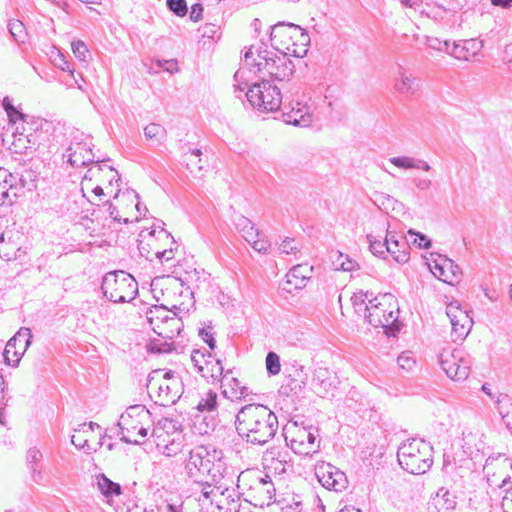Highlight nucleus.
Segmentation results:
<instances>
[{"label":"nucleus","instance_id":"1","mask_svg":"<svg viewBox=\"0 0 512 512\" xmlns=\"http://www.w3.org/2000/svg\"><path fill=\"white\" fill-rule=\"evenodd\" d=\"M234 424L243 441L260 446L271 441L279 428L277 415L266 405L255 403L241 407Z\"/></svg>","mask_w":512,"mask_h":512},{"label":"nucleus","instance_id":"2","mask_svg":"<svg viewBox=\"0 0 512 512\" xmlns=\"http://www.w3.org/2000/svg\"><path fill=\"white\" fill-rule=\"evenodd\" d=\"M399 305L396 297L391 293L379 294L369 299V309L365 320L374 328H383L388 336L399 333Z\"/></svg>","mask_w":512,"mask_h":512},{"label":"nucleus","instance_id":"3","mask_svg":"<svg viewBox=\"0 0 512 512\" xmlns=\"http://www.w3.org/2000/svg\"><path fill=\"white\" fill-rule=\"evenodd\" d=\"M433 447L425 440L412 439L399 446L397 459L407 472L420 475L430 470L433 464Z\"/></svg>","mask_w":512,"mask_h":512},{"label":"nucleus","instance_id":"4","mask_svg":"<svg viewBox=\"0 0 512 512\" xmlns=\"http://www.w3.org/2000/svg\"><path fill=\"white\" fill-rule=\"evenodd\" d=\"M222 464L214 463L209 457L207 449L198 446L189 452V458L186 461L185 469L187 475L195 483L214 485L222 478Z\"/></svg>","mask_w":512,"mask_h":512},{"label":"nucleus","instance_id":"5","mask_svg":"<svg viewBox=\"0 0 512 512\" xmlns=\"http://www.w3.org/2000/svg\"><path fill=\"white\" fill-rule=\"evenodd\" d=\"M101 290L113 303L132 301L138 293V283L129 273L122 270L110 271L102 279Z\"/></svg>","mask_w":512,"mask_h":512},{"label":"nucleus","instance_id":"6","mask_svg":"<svg viewBox=\"0 0 512 512\" xmlns=\"http://www.w3.org/2000/svg\"><path fill=\"white\" fill-rule=\"evenodd\" d=\"M246 97L254 108L267 112L277 111L282 104L280 89L266 79L254 83L246 92Z\"/></svg>","mask_w":512,"mask_h":512},{"label":"nucleus","instance_id":"7","mask_svg":"<svg viewBox=\"0 0 512 512\" xmlns=\"http://www.w3.org/2000/svg\"><path fill=\"white\" fill-rule=\"evenodd\" d=\"M440 365L446 375L454 381L467 379L470 373L471 361L460 349H443L439 355Z\"/></svg>","mask_w":512,"mask_h":512},{"label":"nucleus","instance_id":"8","mask_svg":"<svg viewBox=\"0 0 512 512\" xmlns=\"http://www.w3.org/2000/svg\"><path fill=\"white\" fill-rule=\"evenodd\" d=\"M295 429L291 432L290 439L291 449L300 455H309L319 448L316 445V439L319 437V430L312 425L299 427L297 422L294 423Z\"/></svg>","mask_w":512,"mask_h":512},{"label":"nucleus","instance_id":"9","mask_svg":"<svg viewBox=\"0 0 512 512\" xmlns=\"http://www.w3.org/2000/svg\"><path fill=\"white\" fill-rule=\"evenodd\" d=\"M32 332L28 327H21L7 342L3 356L7 365L17 367L24 353L32 343Z\"/></svg>","mask_w":512,"mask_h":512},{"label":"nucleus","instance_id":"10","mask_svg":"<svg viewBox=\"0 0 512 512\" xmlns=\"http://www.w3.org/2000/svg\"><path fill=\"white\" fill-rule=\"evenodd\" d=\"M339 384L336 373L327 367L315 365L309 385L311 390L320 397H327Z\"/></svg>","mask_w":512,"mask_h":512},{"label":"nucleus","instance_id":"11","mask_svg":"<svg viewBox=\"0 0 512 512\" xmlns=\"http://www.w3.org/2000/svg\"><path fill=\"white\" fill-rule=\"evenodd\" d=\"M316 476L323 487L335 492H341L347 488L346 474L330 463H323L316 468Z\"/></svg>","mask_w":512,"mask_h":512},{"label":"nucleus","instance_id":"12","mask_svg":"<svg viewBox=\"0 0 512 512\" xmlns=\"http://www.w3.org/2000/svg\"><path fill=\"white\" fill-rule=\"evenodd\" d=\"M182 381L179 376L172 370H168L163 374V382L158 386V398L161 406H169L175 404L182 393Z\"/></svg>","mask_w":512,"mask_h":512},{"label":"nucleus","instance_id":"13","mask_svg":"<svg viewBox=\"0 0 512 512\" xmlns=\"http://www.w3.org/2000/svg\"><path fill=\"white\" fill-rule=\"evenodd\" d=\"M295 65L286 53L279 52L272 58L266 59L263 70H266L273 80L283 81L293 75Z\"/></svg>","mask_w":512,"mask_h":512},{"label":"nucleus","instance_id":"14","mask_svg":"<svg viewBox=\"0 0 512 512\" xmlns=\"http://www.w3.org/2000/svg\"><path fill=\"white\" fill-rule=\"evenodd\" d=\"M292 373H289V382L286 385H282L280 392L287 396H299L309 381V375L304 365L294 360L291 364Z\"/></svg>","mask_w":512,"mask_h":512},{"label":"nucleus","instance_id":"15","mask_svg":"<svg viewBox=\"0 0 512 512\" xmlns=\"http://www.w3.org/2000/svg\"><path fill=\"white\" fill-rule=\"evenodd\" d=\"M13 183V173L0 167V213L5 212L18 199L17 187Z\"/></svg>","mask_w":512,"mask_h":512},{"label":"nucleus","instance_id":"16","mask_svg":"<svg viewBox=\"0 0 512 512\" xmlns=\"http://www.w3.org/2000/svg\"><path fill=\"white\" fill-rule=\"evenodd\" d=\"M481 48L482 43L476 39L452 42L450 55L458 60L468 61L477 55Z\"/></svg>","mask_w":512,"mask_h":512},{"label":"nucleus","instance_id":"17","mask_svg":"<svg viewBox=\"0 0 512 512\" xmlns=\"http://www.w3.org/2000/svg\"><path fill=\"white\" fill-rule=\"evenodd\" d=\"M283 121L299 127H308L312 122V115L306 106L297 103V107H292L289 111L282 113Z\"/></svg>","mask_w":512,"mask_h":512},{"label":"nucleus","instance_id":"18","mask_svg":"<svg viewBox=\"0 0 512 512\" xmlns=\"http://www.w3.org/2000/svg\"><path fill=\"white\" fill-rule=\"evenodd\" d=\"M83 146L81 143H76L75 146H70L67 148L66 153L63 155L67 157V162L72 167H82L87 166L91 163H99L100 160H94V155L92 150H86L87 153L91 155V157H85L82 155Z\"/></svg>","mask_w":512,"mask_h":512},{"label":"nucleus","instance_id":"19","mask_svg":"<svg viewBox=\"0 0 512 512\" xmlns=\"http://www.w3.org/2000/svg\"><path fill=\"white\" fill-rule=\"evenodd\" d=\"M307 270V266L304 265H296L292 267L286 275V285L284 287L285 290L291 292L292 289H302L305 287L307 280L310 279L305 272Z\"/></svg>","mask_w":512,"mask_h":512},{"label":"nucleus","instance_id":"20","mask_svg":"<svg viewBox=\"0 0 512 512\" xmlns=\"http://www.w3.org/2000/svg\"><path fill=\"white\" fill-rule=\"evenodd\" d=\"M172 312L173 311L168 310L164 305H154L146 312V318L152 326V329L157 328V330H161L162 326L168 321Z\"/></svg>","mask_w":512,"mask_h":512},{"label":"nucleus","instance_id":"21","mask_svg":"<svg viewBox=\"0 0 512 512\" xmlns=\"http://www.w3.org/2000/svg\"><path fill=\"white\" fill-rule=\"evenodd\" d=\"M204 373L202 377L211 379L212 382L220 380L224 373V368L220 359H215L211 351L207 352L206 359L203 364Z\"/></svg>","mask_w":512,"mask_h":512},{"label":"nucleus","instance_id":"22","mask_svg":"<svg viewBox=\"0 0 512 512\" xmlns=\"http://www.w3.org/2000/svg\"><path fill=\"white\" fill-rule=\"evenodd\" d=\"M96 485L101 494L106 498L122 494L121 485L109 479L104 473L96 475Z\"/></svg>","mask_w":512,"mask_h":512},{"label":"nucleus","instance_id":"23","mask_svg":"<svg viewBox=\"0 0 512 512\" xmlns=\"http://www.w3.org/2000/svg\"><path fill=\"white\" fill-rule=\"evenodd\" d=\"M415 81L416 78L400 66L398 78L395 83V89L401 94H414L418 89Z\"/></svg>","mask_w":512,"mask_h":512},{"label":"nucleus","instance_id":"24","mask_svg":"<svg viewBox=\"0 0 512 512\" xmlns=\"http://www.w3.org/2000/svg\"><path fill=\"white\" fill-rule=\"evenodd\" d=\"M272 458L269 467L274 469L276 474H285L288 470L293 469L291 457L287 451H271Z\"/></svg>","mask_w":512,"mask_h":512},{"label":"nucleus","instance_id":"25","mask_svg":"<svg viewBox=\"0 0 512 512\" xmlns=\"http://www.w3.org/2000/svg\"><path fill=\"white\" fill-rule=\"evenodd\" d=\"M433 504L436 512H452L456 507V496L445 488H440Z\"/></svg>","mask_w":512,"mask_h":512},{"label":"nucleus","instance_id":"26","mask_svg":"<svg viewBox=\"0 0 512 512\" xmlns=\"http://www.w3.org/2000/svg\"><path fill=\"white\" fill-rule=\"evenodd\" d=\"M150 416V411L144 405L138 404L128 407L126 412L123 413L120 418L121 423L123 425H127L129 422L133 421L138 422V424H142V422L149 419Z\"/></svg>","mask_w":512,"mask_h":512},{"label":"nucleus","instance_id":"27","mask_svg":"<svg viewBox=\"0 0 512 512\" xmlns=\"http://www.w3.org/2000/svg\"><path fill=\"white\" fill-rule=\"evenodd\" d=\"M386 253H389L392 258L399 264H405L410 259V246L406 239H401L399 242H393L390 246L386 247Z\"/></svg>","mask_w":512,"mask_h":512},{"label":"nucleus","instance_id":"28","mask_svg":"<svg viewBox=\"0 0 512 512\" xmlns=\"http://www.w3.org/2000/svg\"><path fill=\"white\" fill-rule=\"evenodd\" d=\"M172 316L169 317L166 324L162 326L161 330H157V328H153V331L165 339H172L175 335H179L181 333L183 323L180 318L177 317L176 312H172Z\"/></svg>","mask_w":512,"mask_h":512},{"label":"nucleus","instance_id":"29","mask_svg":"<svg viewBox=\"0 0 512 512\" xmlns=\"http://www.w3.org/2000/svg\"><path fill=\"white\" fill-rule=\"evenodd\" d=\"M497 409L506 427L512 430V398L507 394H500L497 397Z\"/></svg>","mask_w":512,"mask_h":512},{"label":"nucleus","instance_id":"30","mask_svg":"<svg viewBox=\"0 0 512 512\" xmlns=\"http://www.w3.org/2000/svg\"><path fill=\"white\" fill-rule=\"evenodd\" d=\"M25 251L15 243H4V236H0V257L6 261L22 260Z\"/></svg>","mask_w":512,"mask_h":512},{"label":"nucleus","instance_id":"31","mask_svg":"<svg viewBox=\"0 0 512 512\" xmlns=\"http://www.w3.org/2000/svg\"><path fill=\"white\" fill-rule=\"evenodd\" d=\"M235 225L243 233V237L247 242H251L260 235L259 230L254 223L247 217L240 215L235 219Z\"/></svg>","mask_w":512,"mask_h":512},{"label":"nucleus","instance_id":"32","mask_svg":"<svg viewBox=\"0 0 512 512\" xmlns=\"http://www.w3.org/2000/svg\"><path fill=\"white\" fill-rule=\"evenodd\" d=\"M372 296V292L362 290L353 294L351 297V302L357 314H363L365 317V314H367L369 309V299H371L370 297Z\"/></svg>","mask_w":512,"mask_h":512},{"label":"nucleus","instance_id":"33","mask_svg":"<svg viewBox=\"0 0 512 512\" xmlns=\"http://www.w3.org/2000/svg\"><path fill=\"white\" fill-rule=\"evenodd\" d=\"M445 265H446V271H445V277L441 278V281H443L446 284L449 285H455L458 284L461 276H462V270L459 265H457L453 260L449 259L445 256Z\"/></svg>","mask_w":512,"mask_h":512},{"label":"nucleus","instance_id":"34","mask_svg":"<svg viewBox=\"0 0 512 512\" xmlns=\"http://www.w3.org/2000/svg\"><path fill=\"white\" fill-rule=\"evenodd\" d=\"M473 325L472 318L468 315V323L458 319V321H451L452 332L451 336L454 342L463 341L469 334Z\"/></svg>","mask_w":512,"mask_h":512},{"label":"nucleus","instance_id":"35","mask_svg":"<svg viewBox=\"0 0 512 512\" xmlns=\"http://www.w3.org/2000/svg\"><path fill=\"white\" fill-rule=\"evenodd\" d=\"M14 184L17 187V196L19 197L24 189H28L29 191L36 188L35 177L32 171H26L25 174H17L13 173Z\"/></svg>","mask_w":512,"mask_h":512},{"label":"nucleus","instance_id":"36","mask_svg":"<svg viewBox=\"0 0 512 512\" xmlns=\"http://www.w3.org/2000/svg\"><path fill=\"white\" fill-rule=\"evenodd\" d=\"M140 424L138 422L133 421L129 422L127 425H123L121 423V419L118 422L119 427V434H121L120 440L124 443L133 444V445H139L142 442L137 438H132L131 436L134 434V432L138 429Z\"/></svg>","mask_w":512,"mask_h":512},{"label":"nucleus","instance_id":"37","mask_svg":"<svg viewBox=\"0 0 512 512\" xmlns=\"http://www.w3.org/2000/svg\"><path fill=\"white\" fill-rule=\"evenodd\" d=\"M218 395L215 391L209 390L201 397L196 409L200 412H215L218 408Z\"/></svg>","mask_w":512,"mask_h":512},{"label":"nucleus","instance_id":"38","mask_svg":"<svg viewBox=\"0 0 512 512\" xmlns=\"http://www.w3.org/2000/svg\"><path fill=\"white\" fill-rule=\"evenodd\" d=\"M144 135L147 140L160 144L165 140L166 129L158 123H150L144 128Z\"/></svg>","mask_w":512,"mask_h":512},{"label":"nucleus","instance_id":"39","mask_svg":"<svg viewBox=\"0 0 512 512\" xmlns=\"http://www.w3.org/2000/svg\"><path fill=\"white\" fill-rule=\"evenodd\" d=\"M43 455L39 449L32 447L27 451L26 463L32 473V477L37 482V476H40V471L37 470V464L41 462Z\"/></svg>","mask_w":512,"mask_h":512},{"label":"nucleus","instance_id":"40","mask_svg":"<svg viewBox=\"0 0 512 512\" xmlns=\"http://www.w3.org/2000/svg\"><path fill=\"white\" fill-rule=\"evenodd\" d=\"M285 27H288V28H291V29H294L296 31H299L300 32V37H301V42L302 43H309L310 41V37L307 33V31L305 29H303L301 26L297 25V24H294V23H291V22H278L277 24L273 25L271 27V33H270V39L272 40L273 38H276V33L279 32V30L281 28H285Z\"/></svg>","mask_w":512,"mask_h":512},{"label":"nucleus","instance_id":"41","mask_svg":"<svg viewBox=\"0 0 512 512\" xmlns=\"http://www.w3.org/2000/svg\"><path fill=\"white\" fill-rule=\"evenodd\" d=\"M231 374H232V370L229 369L225 373H223V376L221 377V378H223V380L225 382L223 384V386L230 387V392H228L226 388H224V390L222 391L223 395L228 398L237 397V391H239L240 386H241V383L237 378H235L233 376L229 377Z\"/></svg>","mask_w":512,"mask_h":512},{"label":"nucleus","instance_id":"42","mask_svg":"<svg viewBox=\"0 0 512 512\" xmlns=\"http://www.w3.org/2000/svg\"><path fill=\"white\" fill-rule=\"evenodd\" d=\"M139 194L137 192H135L134 190H126L125 192H123V194L121 195V201L123 202H130V203H133L134 199L137 200V202L135 203L134 207L136 209V211L138 212V216L135 217L134 221H139L140 220V216L141 215H145V213L148 211L147 207L145 204H143L142 202L139 201Z\"/></svg>","mask_w":512,"mask_h":512},{"label":"nucleus","instance_id":"43","mask_svg":"<svg viewBox=\"0 0 512 512\" xmlns=\"http://www.w3.org/2000/svg\"><path fill=\"white\" fill-rule=\"evenodd\" d=\"M2 106L7 113V116L9 118V121L12 123H15L16 119L25 121L27 118V115L23 112L19 111L14 105L12 104L10 98L6 96L2 101Z\"/></svg>","mask_w":512,"mask_h":512},{"label":"nucleus","instance_id":"44","mask_svg":"<svg viewBox=\"0 0 512 512\" xmlns=\"http://www.w3.org/2000/svg\"><path fill=\"white\" fill-rule=\"evenodd\" d=\"M266 364V370L269 376H275L278 375L281 371V363H280V357L279 355L274 352L270 351L266 355L265 359Z\"/></svg>","mask_w":512,"mask_h":512},{"label":"nucleus","instance_id":"45","mask_svg":"<svg viewBox=\"0 0 512 512\" xmlns=\"http://www.w3.org/2000/svg\"><path fill=\"white\" fill-rule=\"evenodd\" d=\"M446 314L451 321H458V319L463 320V322L468 323V312L466 310L461 309L458 302H451L446 308Z\"/></svg>","mask_w":512,"mask_h":512},{"label":"nucleus","instance_id":"46","mask_svg":"<svg viewBox=\"0 0 512 512\" xmlns=\"http://www.w3.org/2000/svg\"><path fill=\"white\" fill-rule=\"evenodd\" d=\"M8 30L16 42H24L26 37V29L20 20H10L8 22Z\"/></svg>","mask_w":512,"mask_h":512},{"label":"nucleus","instance_id":"47","mask_svg":"<svg viewBox=\"0 0 512 512\" xmlns=\"http://www.w3.org/2000/svg\"><path fill=\"white\" fill-rule=\"evenodd\" d=\"M367 241L369 243V249L372 252L373 255L380 257V258H386V243L385 241H381L377 239L372 234L367 235Z\"/></svg>","mask_w":512,"mask_h":512},{"label":"nucleus","instance_id":"48","mask_svg":"<svg viewBox=\"0 0 512 512\" xmlns=\"http://www.w3.org/2000/svg\"><path fill=\"white\" fill-rule=\"evenodd\" d=\"M146 348L152 354L170 353L173 350V343L153 339L149 341Z\"/></svg>","mask_w":512,"mask_h":512},{"label":"nucleus","instance_id":"49","mask_svg":"<svg viewBox=\"0 0 512 512\" xmlns=\"http://www.w3.org/2000/svg\"><path fill=\"white\" fill-rule=\"evenodd\" d=\"M334 265L337 269H341L343 271H353L359 268V265L356 261L349 258L348 255H344L339 253L337 259L334 261Z\"/></svg>","mask_w":512,"mask_h":512},{"label":"nucleus","instance_id":"50","mask_svg":"<svg viewBox=\"0 0 512 512\" xmlns=\"http://www.w3.org/2000/svg\"><path fill=\"white\" fill-rule=\"evenodd\" d=\"M167 8L176 16L183 17L188 12L186 0H166Z\"/></svg>","mask_w":512,"mask_h":512},{"label":"nucleus","instance_id":"51","mask_svg":"<svg viewBox=\"0 0 512 512\" xmlns=\"http://www.w3.org/2000/svg\"><path fill=\"white\" fill-rule=\"evenodd\" d=\"M207 350H193L191 353V361L193 362L195 368L197 369V372L202 375L204 373L203 364L206 359Z\"/></svg>","mask_w":512,"mask_h":512},{"label":"nucleus","instance_id":"52","mask_svg":"<svg viewBox=\"0 0 512 512\" xmlns=\"http://www.w3.org/2000/svg\"><path fill=\"white\" fill-rule=\"evenodd\" d=\"M427 44L430 48L445 52L450 55L452 43L449 40H440L438 38H428Z\"/></svg>","mask_w":512,"mask_h":512},{"label":"nucleus","instance_id":"53","mask_svg":"<svg viewBox=\"0 0 512 512\" xmlns=\"http://www.w3.org/2000/svg\"><path fill=\"white\" fill-rule=\"evenodd\" d=\"M213 327L211 325L199 329V337L208 345L209 349L213 351L216 348V340L214 338Z\"/></svg>","mask_w":512,"mask_h":512},{"label":"nucleus","instance_id":"54","mask_svg":"<svg viewBox=\"0 0 512 512\" xmlns=\"http://www.w3.org/2000/svg\"><path fill=\"white\" fill-rule=\"evenodd\" d=\"M71 47L73 54L77 59H79L80 61H86L87 55L89 54V50L83 41H73Z\"/></svg>","mask_w":512,"mask_h":512},{"label":"nucleus","instance_id":"55","mask_svg":"<svg viewBox=\"0 0 512 512\" xmlns=\"http://www.w3.org/2000/svg\"><path fill=\"white\" fill-rule=\"evenodd\" d=\"M103 206L106 208L107 213L115 222H118V223L123 222L124 224H128L129 222H131L129 220V218H127V217L122 218L119 216V211H118L117 206H115L110 200L105 201Z\"/></svg>","mask_w":512,"mask_h":512},{"label":"nucleus","instance_id":"56","mask_svg":"<svg viewBox=\"0 0 512 512\" xmlns=\"http://www.w3.org/2000/svg\"><path fill=\"white\" fill-rule=\"evenodd\" d=\"M390 162L398 167L403 169H412L415 166V158H411L408 156H398V157H392L390 159Z\"/></svg>","mask_w":512,"mask_h":512},{"label":"nucleus","instance_id":"57","mask_svg":"<svg viewBox=\"0 0 512 512\" xmlns=\"http://www.w3.org/2000/svg\"><path fill=\"white\" fill-rule=\"evenodd\" d=\"M408 233L410 235L416 236V238L413 240L412 243L414 245H416L418 248H420V249H428V248L431 247V245H432L431 240L426 235H424L423 233L415 232L412 229H410L408 231Z\"/></svg>","mask_w":512,"mask_h":512},{"label":"nucleus","instance_id":"58","mask_svg":"<svg viewBox=\"0 0 512 512\" xmlns=\"http://www.w3.org/2000/svg\"><path fill=\"white\" fill-rule=\"evenodd\" d=\"M397 201L390 195L379 194L376 197L375 203L382 210H388L390 207L393 208V204Z\"/></svg>","mask_w":512,"mask_h":512},{"label":"nucleus","instance_id":"59","mask_svg":"<svg viewBox=\"0 0 512 512\" xmlns=\"http://www.w3.org/2000/svg\"><path fill=\"white\" fill-rule=\"evenodd\" d=\"M219 29L220 27L216 24L207 23L202 28V36L213 40L219 38Z\"/></svg>","mask_w":512,"mask_h":512},{"label":"nucleus","instance_id":"60","mask_svg":"<svg viewBox=\"0 0 512 512\" xmlns=\"http://www.w3.org/2000/svg\"><path fill=\"white\" fill-rule=\"evenodd\" d=\"M397 363L402 369L407 371L411 370L416 364L415 360L404 353L398 356Z\"/></svg>","mask_w":512,"mask_h":512},{"label":"nucleus","instance_id":"61","mask_svg":"<svg viewBox=\"0 0 512 512\" xmlns=\"http://www.w3.org/2000/svg\"><path fill=\"white\" fill-rule=\"evenodd\" d=\"M446 265H445V257L441 260V262L435 261L434 266L431 267V272L436 276L439 280L445 277Z\"/></svg>","mask_w":512,"mask_h":512},{"label":"nucleus","instance_id":"62","mask_svg":"<svg viewBox=\"0 0 512 512\" xmlns=\"http://www.w3.org/2000/svg\"><path fill=\"white\" fill-rule=\"evenodd\" d=\"M249 243L256 251L263 253L267 252L268 248L270 247L268 241L259 239V236L251 240Z\"/></svg>","mask_w":512,"mask_h":512},{"label":"nucleus","instance_id":"63","mask_svg":"<svg viewBox=\"0 0 512 512\" xmlns=\"http://www.w3.org/2000/svg\"><path fill=\"white\" fill-rule=\"evenodd\" d=\"M203 6L200 3H195L191 6L190 19L194 22L202 18Z\"/></svg>","mask_w":512,"mask_h":512},{"label":"nucleus","instance_id":"64","mask_svg":"<svg viewBox=\"0 0 512 512\" xmlns=\"http://www.w3.org/2000/svg\"><path fill=\"white\" fill-rule=\"evenodd\" d=\"M158 65L170 73L178 70V63L175 59L158 61Z\"/></svg>","mask_w":512,"mask_h":512}]
</instances>
